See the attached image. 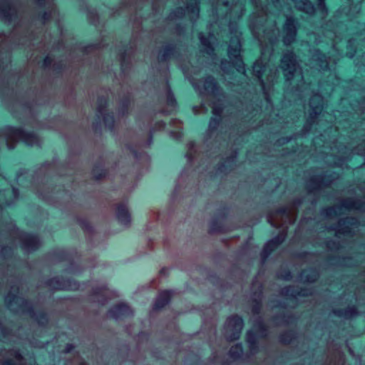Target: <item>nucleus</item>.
Here are the masks:
<instances>
[{
    "label": "nucleus",
    "instance_id": "1",
    "mask_svg": "<svg viewBox=\"0 0 365 365\" xmlns=\"http://www.w3.org/2000/svg\"><path fill=\"white\" fill-rule=\"evenodd\" d=\"M0 18L6 23L15 24L9 36L0 33V96L2 98L11 96L15 106L19 107L25 113H31L34 106L41 104L38 101L40 93L31 87L24 95L19 93L17 88L14 90L13 81L17 78L18 83H21L24 76H7L5 70L11 63V50L13 47L17 45L34 47L38 37L36 38L31 26L24 21V12L16 1L0 0Z\"/></svg>",
    "mask_w": 365,
    "mask_h": 365
},
{
    "label": "nucleus",
    "instance_id": "2",
    "mask_svg": "<svg viewBox=\"0 0 365 365\" xmlns=\"http://www.w3.org/2000/svg\"><path fill=\"white\" fill-rule=\"evenodd\" d=\"M165 4V0H152V14L153 16L160 13L161 8ZM145 7L150 8L148 0H124L122 2L118 12L119 14L126 10L128 12L133 14V16H130V21L133 27V34L132 39L129 43V47L126 48L118 54V59L120 63L121 71L123 75H125L130 68L131 65V56H133L135 51L137 50V47L140 44L141 36L144 33L141 31L138 34L140 25L142 21V16H138L141 11Z\"/></svg>",
    "mask_w": 365,
    "mask_h": 365
},
{
    "label": "nucleus",
    "instance_id": "3",
    "mask_svg": "<svg viewBox=\"0 0 365 365\" xmlns=\"http://www.w3.org/2000/svg\"><path fill=\"white\" fill-rule=\"evenodd\" d=\"M324 99L319 93H314L309 101L310 111L309 113L306 123L302 128V135L308 134L314 124H318L320 121L324 120L331 122L334 118L339 123H341L339 117L344 121L350 122L351 119L355 118V115L361 120V125L365 123V98L361 101H356L351 103L352 110L354 113H340L338 110L334 112L333 115L324 112Z\"/></svg>",
    "mask_w": 365,
    "mask_h": 365
},
{
    "label": "nucleus",
    "instance_id": "4",
    "mask_svg": "<svg viewBox=\"0 0 365 365\" xmlns=\"http://www.w3.org/2000/svg\"><path fill=\"white\" fill-rule=\"evenodd\" d=\"M251 1L255 11L251 15L249 26L253 36L259 41L264 55L266 48L272 46L277 41L279 29L276 20L267 13L262 0Z\"/></svg>",
    "mask_w": 365,
    "mask_h": 365
},
{
    "label": "nucleus",
    "instance_id": "5",
    "mask_svg": "<svg viewBox=\"0 0 365 365\" xmlns=\"http://www.w3.org/2000/svg\"><path fill=\"white\" fill-rule=\"evenodd\" d=\"M297 215L294 211L288 207H282L274 214H269L267 215L268 223L274 227H280L282 230L264 245L261 252L262 264L264 263L271 252L284 241L287 237L288 225L294 224Z\"/></svg>",
    "mask_w": 365,
    "mask_h": 365
},
{
    "label": "nucleus",
    "instance_id": "6",
    "mask_svg": "<svg viewBox=\"0 0 365 365\" xmlns=\"http://www.w3.org/2000/svg\"><path fill=\"white\" fill-rule=\"evenodd\" d=\"M281 68L285 78L287 90L292 93H302L305 82L297 56L292 51L285 52L281 60Z\"/></svg>",
    "mask_w": 365,
    "mask_h": 365
},
{
    "label": "nucleus",
    "instance_id": "7",
    "mask_svg": "<svg viewBox=\"0 0 365 365\" xmlns=\"http://www.w3.org/2000/svg\"><path fill=\"white\" fill-rule=\"evenodd\" d=\"M19 282L11 286V290L5 297L7 307L13 312L27 314L34 319L38 325L45 326L48 322V317L44 312H36L31 304L19 295Z\"/></svg>",
    "mask_w": 365,
    "mask_h": 365
},
{
    "label": "nucleus",
    "instance_id": "8",
    "mask_svg": "<svg viewBox=\"0 0 365 365\" xmlns=\"http://www.w3.org/2000/svg\"><path fill=\"white\" fill-rule=\"evenodd\" d=\"M229 29L232 35L227 51L230 61L225 59L222 60L220 68L223 72L228 73L231 68L235 67L237 72L245 76V65L241 56L242 34L238 31L237 26L232 22L229 24Z\"/></svg>",
    "mask_w": 365,
    "mask_h": 365
},
{
    "label": "nucleus",
    "instance_id": "9",
    "mask_svg": "<svg viewBox=\"0 0 365 365\" xmlns=\"http://www.w3.org/2000/svg\"><path fill=\"white\" fill-rule=\"evenodd\" d=\"M20 140L29 146L39 145L41 143L36 133L27 132L21 128L6 126L0 129V149L5 145L9 150H12Z\"/></svg>",
    "mask_w": 365,
    "mask_h": 365
},
{
    "label": "nucleus",
    "instance_id": "10",
    "mask_svg": "<svg viewBox=\"0 0 365 365\" xmlns=\"http://www.w3.org/2000/svg\"><path fill=\"white\" fill-rule=\"evenodd\" d=\"M253 75L257 78L262 87L263 93L267 101H269L268 91L274 84L279 76V69L277 67H273L269 69L267 75L266 82L262 79V76L264 71H267L266 63H264L262 58L257 59L253 65Z\"/></svg>",
    "mask_w": 365,
    "mask_h": 365
},
{
    "label": "nucleus",
    "instance_id": "11",
    "mask_svg": "<svg viewBox=\"0 0 365 365\" xmlns=\"http://www.w3.org/2000/svg\"><path fill=\"white\" fill-rule=\"evenodd\" d=\"M185 6V8L178 7L170 12L168 17V21L180 19L186 14L194 24L200 15V0H180Z\"/></svg>",
    "mask_w": 365,
    "mask_h": 365
},
{
    "label": "nucleus",
    "instance_id": "12",
    "mask_svg": "<svg viewBox=\"0 0 365 365\" xmlns=\"http://www.w3.org/2000/svg\"><path fill=\"white\" fill-rule=\"evenodd\" d=\"M35 359L30 356L25 359L19 349L12 348L1 349L0 351V365H34Z\"/></svg>",
    "mask_w": 365,
    "mask_h": 365
},
{
    "label": "nucleus",
    "instance_id": "13",
    "mask_svg": "<svg viewBox=\"0 0 365 365\" xmlns=\"http://www.w3.org/2000/svg\"><path fill=\"white\" fill-rule=\"evenodd\" d=\"M338 175L331 171L326 170L320 175L312 176L307 182V189L309 193H313L330 185Z\"/></svg>",
    "mask_w": 365,
    "mask_h": 365
},
{
    "label": "nucleus",
    "instance_id": "14",
    "mask_svg": "<svg viewBox=\"0 0 365 365\" xmlns=\"http://www.w3.org/2000/svg\"><path fill=\"white\" fill-rule=\"evenodd\" d=\"M243 326L244 322L240 317L237 315L230 317L225 324V335L227 340L233 341L238 339Z\"/></svg>",
    "mask_w": 365,
    "mask_h": 365
},
{
    "label": "nucleus",
    "instance_id": "15",
    "mask_svg": "<svg viewBox=\"0 0 365 365\" xmlns=\"http://www.w3.org/2000/svg\"><path fill=\"white\" fill-rule=\"evenodd\" d=\"M359 222L357 218L353 217H347L340 219L336 225L327 227L328 230L335 231L336 235H353V231L357 228Z\"/></svg>",
    "mask_w": 365,
    "mask_h": 365
},
{
    "label": "nucleus",
    "instance_id": "16",
    "mask_svg": "<svg viewBox=\"0 0 365 365\" xmlns=\"http://www.w3.org/2000/svg\"><path fill=\"white\" fill-rule=\"evenodd\" d=\"M195 89L202 96L213 95L220 96L222 90L217 85L215 78L212 76L206 77L204 81L199 82H192Z\"/></svg>",
    "mask_w": 365,
    "mask_h": 365
},
{
    "label": "nucleus",
    "instance_id": "17",
    "mask_svg": "<svg viewBox=\"0 0 365 365\" xmlns=\"http://www.w3.org/2000/svg\"><path fill=\"white\" fill-rule=\"evenodd\" d=\"M18 238L21 248L26 253L34 252L41 246V241L36 235L18 232Z\"/></svg>",
    "mask_w": 365,
    "mask_h": 365
},
{
    "label": "nucleus",
    "instance_id": "18",
    "mask_svg": "<svg viewBox=\"0 0 365 365\" xmlns=\"http://www.w3.org/2000/svg\"><path fill=\"white\" fill-rule=\"evenodd\" d=\"M297 21L292 16H287L283 26L284 36L282 41L287 46L296 41L297 34Z\"/></svg>",
    "mask_w": 365,
    "mask_h": 365
},
{
    "label": "nucleus",
    "instance_id": "19",
    "mask_svg": "<svg viewBox=\"0 0 365 365\" xmlns=\"http://www.w3.org/2000/svg\"><path fill=\"white\" fill-rule=\"evenodd\" d=\"M46 287L52 290H76L79 285L74 281L55 277L44 282Z\"/></svg>",
    "mask_w": 365,
    "mask_h": 365
},
{
    "label": "nucleus",
    "instance_id": "20",
    "mask_svg": "<svg viewBox=\"0 0 365 365\" xmlns=\"http://www.w3.org/2000/svg\"><path fill=\"white\" fill-rule=\"evenodd\" d=\"M180 47L177 44L168 43L165 44L160 53H159L158 59L159 63H165L166 70L168 69V61L172 58H178L180 56Z\"/></svg>",
    "mask_w": 365,
    "mask_h": 365
},
{
    "label": "nucleus",
    "instance_id": "21",
    "mask_svg": "<svg viewBox=\"0 0 365 365\" xmlns=\"http://www.w3.org/2000/svg\"><path fill=\"white\" fill-rule=\"evenodd\" d=\"M107 106V98L104 97H99L98 99L97 106V117L98 118H102L105 127L113 131L114 129V117L113 115H109L106 113V108Z\"/></svg>",
    "mask_w": 365,
    "mask_h": 365
},
{
    "label": "nucleus",
    "instance_id": "22",
    "mask_svg": "<svg viewBox=\"0 0 365 365\" xmlns=\"http://www.w3.org/2000/svg\"><path fill=\"white\" fill-rule=\"evenodd\" d=\"M280 294L283 297L295 299L298 297L310 296L312 294V291L310 289L299 288L289 285L282 288Z\"/></svg>",
    "mask_w": 365,
    "mask_h": 365
},
{
    "label": "nucleus",
    "instance_id": "23",
    "mask_svg": "<svg viewBox=\"0 0 365 365\" xmlns=\"http://www.w3.org/2000/svg\"><path fill=\"white\" fill-rule=\"evenodd\" d=\"M108 314L110 317L119 320L125 317H130L133 315L132 309L125 303H120L113 307H112Z\"/></svg>",
    "mask_w": 365,
    "mask_h": 365
},
{
    "label": "nucleus",
    "instance_id": "24",
    "mask_svg": "<svg viewBox=\"0 0 365 365\" xmlns=\"http://www.w3.org/2000/svg\"><path fill=\"white\" fill-rule=\"evenodd\" d=\"M113 296L106 285L96 287L93 288V300L102 305L105 304L108 299Z\"/></svg>",
    "mask_w": 365,
    "mask_h": 365
},
{
    "label": "nucleus",
    "instance_id": "25",
    "mask_svg": "<svg viewBox=\"0 0 365 365\" xmlns=\"http://www.w3.org/2000/svg\"><path fill=\"white\" fill-rule=\"evenodd\" d=\"M199 38L202 46V52L207 53L208 56L213 57L215 54V48L213 45L216 43L217 39L215 35L209 33L207 37H205L202 33L199 34Z\"/></svg>",
    "mask_w": 365,
    "mask_h": 365
},
{
    "label": "nucleus",
    "instance_id": "26",
    "mask_svg": "<svg viewBox=\"0 0 365 365\" xmlns=\"http://www.w3.org/2000/svg\"><path fill=\"white\" fill-rule=\"evenodd\" d=\"M341 205L348 210L365 212V199L346 197L341 199Z\"/></svg>",
    "mask_w": 365,
    "mask_h": 365
},
{
    "label": "nucleus",
    "instance_id": "27",
    "mask_svg": "<svg viewBox=\"0 0 365 365\" xmlns=\"http://www.w3.org/2000/svg\"><path fill=\"white\" fill-rule=\"evenodd\" d=\"M19 192L17 188L12 187V191L1 190L0 191V207L11 206L14 204L15 201L19 198Z\"/></svg>",
    "mask_w": 365,
    "mask_h": 365
},
{
    "label": "nucleus",
    "instance_id": "28",
    "mask_svg": "<svg viewBox=\"0 0 365 365\" xmlns=\"http://www.w3.org/2000/svg\"><path fill=\"white\" fill-rule=\"evenodd\" d=\"M116 217L121 225L128 226L130 224V214L125 203H120L117 205Z\"/></svg>",
    "mask_w": 365,
    "mask_h": 365
},
{
    "label": "nucleus",
    "instance_id": "29",
    "mask_svg": "<svg viewBox=\"0 0 365 365\" xmlns=\"http://www.w3.org/2000/svg\"><path fill=\"white\" fill-rule=\"evenodd\" d=\"M312 59L316 61L319 68L322 71L330 70L329 58L322 53L318 49L312 51Z\"/></svg>",
    "mask_w": 365,
    "mask_h": 365
},
{
    "label": "nucleus",
    "instance_id": "30",
    "mask_svg": "<svg viewBox=\"0 0 365 365\" xmlns=\"http://www.w3.org/2000/svg\"><path fill=\"white\" fill-rule=\"evenodd\" d=\"M105 45L101 43L97 44H90L86 46H81V45L75 46L73 49L70 52V56H74L76 53H81L83 56L88 55L89 53L100 48L101 47H103Z\"/></svg>",
    "mask_w": 365,
    "mask_h": 365
},
{
    "label": "nucleus",
    "instance_id": "31",
    "mask_svg": "<svg viewBox=\"0 0 365 365\" xmlns=\"http://www.w3.org/2000/svg\"><path fill=\"white\" fill-rule=\"evenodd\" d=\"M171 294V291L168 290L161 292L153 304V309L158 310L167 305L170 301Z\"/></svg>",
    "mask_w": 365,
    "mask_h": 365
},
{
    "label": "nucleus",
    "instance_id": "32",
    "mask_svg": "<svg viewBox=\"0 0 365 365\" xmlns=\"http://www.w3.org/2000/svg\"><path fill=\"white\" fill-rule=\"evenodd\" d=\"M294 2L296 8L309 15H312L315 12L314 4L309 0H292Z\"/></svg>",
    "mask_w": 365,
    "mask_h": 365
},
{
    "label": "nucleus",
    "instance_id": "33",
    "mask_svg": "<svg viewBox=\"0 0 365 365\" xmlns=\"http://www.w3.org/2000/svg\"><path fill=\"white\" fill-rule=\"evenodd\" d=\"M333 313L334 315L345 319H349L359 314V312L355 307H350L344 309H334Z\"/></svg>",
    "mask_w": 365,
    "mask_h": 365
},
{
    "label": "nucleus",
    "instance_id": "34",
    "mask_svg": "<svg viewBox=\"0 0 365 365\" xmlns=\"http://www.w3.org/2000/svg\"><path fill=\"white\" fill-rule=\"evenodd\" d=\"M319 272L315 269L303 270L299 275L300 281L303 282H314L319 278Z\"/></svg>",
    "mask_w": 365,
    "mask_h": 365
},
{
    "label": "nucleus",
    "instance_id": "35",
    "mask_svg": "<svg viewBox=\"0 0 365 365\" xmlns=\"http://www.w3.org/2000/svg\"><path fill=\"white\" fill-rule=\"evenodd\" d=\"M277 325H288L292 324L296 318L290 314H280L274 317L273 319Z\"/></svg>",
    "mask_w": 365,
    "mask_h": 365
},
{
    "label": "nucleus",
    "instance_id": "36",
    "mask_svg": "<svg viewBox=\"0 0 365 365\" xmlns=\"http://www.w3.org/2000/svg\"><path fill=\"white\" fill-rule=\"evenodd\" d=\"M212 6V12L215 15L218 16L217 4L219 0H210ZM241 0H223L222 4L228 9H232V7L236 6L240 3Z\"/></svg>",
    "mask_w": 365,
    "mask_h": 365
},
{
    "label": "nucleus",
    "instance_id": "37",
    "mask_svg": "<svg viewBox=\"0 0 365 365\" xmlns=\"http://www.w3.org/2000/svg\"><path fill=\"white\" fill-rule=\"evenodd\" d=\"M345 208L341 205V200L340 201V205H334L331 207H327L321 210V215L327 217H336L339 213L341 208Z\"/></svg>",
    "mask_w": 365,
    "mask_h": 365
},
{
    "label": "nucleus",
    "instance_id": "38",
    "mask_svg": "<svg viewBox=\"0 0 365 365\" xmlns=\"http://www.w3.org/2000/svg\"><path fill=\"white\" fill-rule=\"evenodd\" d=\"M246 340L249 346L250 354H256L257 352L258 347L256 341V336L252 331H247Z\"/></svg>",
    "mask_w": 365,
    "mask_h": 365
},
{
    "label": "nucleus",
    "instance_id": "39",
    "mask_svg": "<svg viewBox=\"0 0 365 365\" xmlns=\"http://www.w3.org/2000/svg\"><path fill=\"white\" fill-rule=\"evenodd\" d=\"M237 157V152L233 151L230 156L227 157L225 162L222 163L217 169L218 172L222 173L227 170V168H231L232 163L236 160Z\"/></svg>",
    "mask_w": 365,
    "mask_h": 365
},
{
    "label": "nucleus",
    "instance_id": "40",
    "mask_svg": "<svg viewBox=\"0 0 365 365\" xmlns=\"http://www.w3.org/2000/svg\"><path fill=\"white\" fill-rule=\"evenodd\" d=\"M166 98H167V104L169 107H170V110H163V113L168 114L171 110H174L176 107L177 102L175 100V98L174 96V94L173 91H171V88L169 86L167 87V91H166Z\"/></svg>",
    "mask_w": 365,
    "mask_h": 365
},
{
    "label": "nucleus",
    "instance_id": "41",
    "mask_svg": "<svg viewBox=\"0 0 365 365\" xmlns=\"http://www.w3.org/2000/svg\"><path fill=\"white\" fill-rule=\"evenodd\" d=\"M254 328L259 336L264 337L267 336V330L261 317H258L255 320Z\"/></svg>",
    "mask_w": 365,
    "mask_h": 365
},
{
    "label": "nucleus",
    "instance_id": "42",
    "mask_svg": "<svg viewBox=\"0 0 365 365\" xmlns=\"http://www.w3.org/2000/svg\"><path fill=\"white\" fill-rule=\"evenodd\" d=\"M243 353L242 346L240 344L232 346L229 351V356L233 359H237L241 357Z\"/></svg>",
    "mask_w": 365,
    "mask_h": 365
},
{
    "label": "nucleus",
    "instance_id": "43",
    "mask_svg": "<svg viewBox=\"0 0 365 365\" xmlns=\"http://www.w3.org/2000/svg\"><path fill=\"white\" fill-rule=\"evenodd\" d=\"M220 119L217 118H211L209 125H208V130L207 135L208 138H211L212 133L217 128L220 124Z\"/></svg>",
    "mask_w": 365,
    "mask_h": 365
},
{
    "label": "nucleus",
    "instance_id": "44",
    "mask_svg": "<svg viewBox=\"0 0 365 365\" xmlns=\"http://www.w3.org/2000/svg\"><path fill=\"white\" fill-rule=\"evenodd\" d=\"M209 232L212 234L223 232L224 228L222 226L221 223L216 219H214L210 222V230Z\"/></svg>",
    "mask_w": 365,
    "mask_h": 365
},
{
    "label": "nucleus",
    "instance_id": "45",
    "mask_svg": "<svg viewBox=\"0 0 365 365\" xmlns=\"http://www.w3.org/2000/svg\"><path fill=\"white\" fill-rule=\"evenodd\" d=\"M295 338V334L293 331H287L279 336V341L283 344H289Z\"/></svg>",
    "mask_w": 365,
    "mask_h": 365
},
{
    "label": "nucleus",
    "instance_id": "46",
    "mask_svg": "<svg viewBox=\"0 0 365 365\" xmlns=\"http://www.w3.org/2000/svg\"><path fill=\"white\" fill-rule=\"evenodd\" d=\"M165 127V123L163 121H159L155 123V127L150 130L149 139L146 143L147 146H150L153 143V133L156 130H162Z\"/></svg>",
    "mask_w": 365,
    "mask_h": 365
},
{
    "label": "nucleus",
    "instance_id": "47",
    "mask_svg": "<svg viewBox=\"0 0 365 365\" xmlns=\"http://www.w3.org/2000/svg\"><path fill=\"white\" fill-rule=\"evenodd\" d=\"M93 175L96 180H101L106 175V171L101 166L96 165L93 169Z\"/></svg>",
    "mask_w": 365,
    "mask_h": 365
},
{
    "label": "nucleus",
    "instance_id": "48",
    "mask_svg": "<svg viewBox=\"0 0 365 365\" xmlns=\"http://www.w3.org/2000/svg\"><path fill=\"white\" fill-rule=\"evenodd\" d=\"M130 94L123 98L120 102V109L119 110V115H125L128 112V105L130 103Z\"/></svg>",
    "mask_w": 365,
    "mask_h": 365
},
{
    "label": "nucleus",
    "instance_id": "49",
    "mask_svg": "<svg viewBox=\"0 0 365 365\" xmlns=\"http://www.w3.org/2000/svg\"><path fill=\"white\" fill-rule=\"evenodd\" d=\"M87 18L89 22L96 25L98 21V16L95 9H88L87 11Z\"/></svg>",
    "mask_w": 365,
    "mask_h": 365
},
{
    "label": "nucleus",
    "instance_id": "50",
    "mask_svg": "<svg viewBox=\"0 0 365 365\" xmlns=\"http://www.w3.org/2000/svg\"><path fill=\"white\" fill-rule=\"evenodd\" d=\"M187 153L185 155V158L189 162L195 158L194 153L195 152V144L193 142H190L187 144Z\"/></svg>",
    "mask_w": 365,
    "mask_h": 365
},
{
    "label": "nucleus",
    "instance_id": "51",
    "mask_svg": "<svg viewBox=\"0 0 365 365\" xmlns=\"http://www.w3.org/2000/svg\"><path fill=\"white\" fill-rule=\"evenodd\" d=\"M51 165L48 163H45L43 165L38 171L36 172L35 177L34 178V182L36 179H38L41 175H43L45 177L48 174V167H49Z\"/></svg>",
    "mask_w": 365,
    "mask_h": 365
},
{
    "label": "nucleus",
    "instance_id": "52",
    "mask_svg": "<svg viewBox=\"0 0 365 365\" xmlns=\"http://www.w3.org/2000/svg\"><path fill=\"white\" fill-rule=\"evenodd\" d=\"M317 7L319 11L323 15L327 16L328 14V9L325 4V0H317Z\"/></svg>",
    "mask_w": 365,
    "mask_h": 365
},
{
    "label": "nucleus",
    "instance_id": "53",
    "mask_svg": "<svg viewBox=\"0 0 365 365\" xmlns=\"http://www.w3.org/2000/svg\"><path fill=\"white\" fill-rule=\"evenodd\" d=\"M277 277L280 279L285 280V281H289L292 278V273L289 271L284 272H279L277 273Z\"/></svg>",
    "mask_w": 365,
    "mask_h": 365
},
{
    "label": "nucleus",
    "instance_id": "54",
    "mask_svg": "<svg viewBox=\"0 0 365 365\" xmlns=\"http://www.w3.org/2000/svg\"><path fill=\"white\" fill-rule=\"evenodd\" d=\"M351 153L361 156L365 155V146L364 145H361L359 147L354 148L351 150Z\"/></svg>",
    "mask_w": 365,
    "mask_h": 365
},
{
    "label": "nucleus",
    "instance_id": "55",
    "mask_svg": "<svg viewBox=\"0 0 365 365\" xmlns=\"http://www.w3.org/2000/svg\"><path fill=\"white\" fill-rule=\"evenodd\" d=\"M222 113V108L220 106H214L212 109V113L215 115L214 118L220 119L221 114Z\"/></svg>",
    "mask_w": 365,
    "mask_h": 365
},
{
    "label": "nucleus",
    "instance_id": "56",
    "mask_svg": "<svg viewBox=\"0 0 365 365\" xmlns=\"http://www.w3.org/2000/svg\"><path fill=\"white\" fill-rule=\"evenodd\" d=\"M79 223L82 229H83L85 231L88 232H91L92 231V227L87 221L80 220Z\"/></svg>",
    "mask_w": 365,
    "mask_h": 365
},
{
    "label": "nucleus",
    "instance_id": "57",
    "mask_svg": "<svg viewBox=\"0 0 365 365\" xmlns=\"http://www.w3.org/2000/svg\"><path fill=\"white\" fill-rule=\"evenodd\" d=\"M128 149L130 150V151L133 153V155L134 157L138 159V160H140L141 159L142 157H147L146 154L145 153H138V152H136L135 150L132 149L131 148L128 147Z\"/></svg>",
    "mask_w": 365,
    "mask_h": 365
},
{
    "label": "nucleus",
    "instance_id": "58",
    "mask_svg": "<svg viewBox=\"0 0 365 365\" xmlns=\"http://www.w3.org/2000/svg\"><path fill=\"white\" fill-rule=\"evenodd\" d=\"M51 63L52 59L48 56H47L43 60V66L44 68H47L51 66Z\"/></svg>",
    "mask_w": 365,
    "mask_h": 365
},
{
    "label": "nucleus",
    "instance_id": "59",
    "mask_svg": "<svg viewBox=\"0 0 365 365\" xmlns=\"http://www.w3.org/2000/svg\"><path fill=\"white\" fill-rule=\"evenodd\" d=\"M26 174V173L24 170H21L16 175V180L19 185H21L22 178H23L24 175Z\"/></svg>",
    "mask_w": 365,
    "mask_h": 365
},
{
    "label": "nucleus",
    "instance_id": "60",
    "mask_svg": "<svg viewBox=\"0 0 365 365\" xmlns=\"http://www.w3.org/2000/svg\"><path fill=\"white\" fill-rule=\"evenodd\" d=\"M170 125L178 128H180L181 122L177 119H173L170 121Z\"/></svg>",
    "mask_w": 365,
    "mask_h": 365
},
{
    "label": "nucleus",
    "instance_id": "61",
    "mask_svg": "<svg viewBox=\"0 0 365 365\" xmlns=\"http://www.w3.org/2000/svg\"><path fill=\"white\" fill-rule=\"evenodd\" d=\"M260 312V305L259 304H257L253 306L252 307V312L255 314H258Z\"/></svg>",
    "mask_w": 365,
    "mask_h": 365
},
{
    "label": "nucleus",
    "instance_id": "62",
    "mask_svg": "<svg viewBox=\"0 0 365 365\" xmlns=\"http://www.w3.org/2000/svg\"><path fill=\"white\" fill-rule=\"evenodd\" d=\"M170 136L175 138V139H180L181 138V133H179V132H174V131H171L170 133Z\"/></svg>",
    "mask_w": 365,
    "mask_h": 365
},
{
    "label": "nucleus",
    "instance_id": "63",
    "mask_svg": "<svg viewBox=\"0 0 365 365\" xmlns=\"http://www.w3.org/2000/svg\"><path fill=\"white\" fill-rule=\"evenodd\" d=\"M74 348V346L71 344H68L66 346V348H65V350H64V352L65 353H70Z\"/></svg>",
    "mask_w": 365,
    "mask_h": 365
},
{
    "label": "nucleus",
    "instance_id": "64",
    "mask_svg": "<svg viewBox=\"0 0 365 365\" xmlns=\"http://www.w3.org/2000/svg\"><path fill=\"white\" fill-rule=\"evenodd\" d=\"M183 31H184V27L181 26H176L175 32L178 35L180 36Z\"/></svg>",
    "mask_w": 365,
    "mask_h": 365
}]
</instances>
